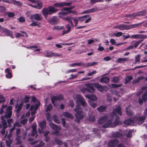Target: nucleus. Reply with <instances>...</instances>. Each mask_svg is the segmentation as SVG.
Instances as JSON below:
<instances>
[{
  "label": "nucleus",
  "mask_w": 147,
  "mask_h": 147,
  "mask_svg": "<svg viewBox=\"0 0 147 147\" xmlns=\"http://www.w3.org/2000/svg\"><path fill=\"white\" fill-rule=\"evenodd\" d=\"M53 52L49 51L47 53L46 56L47 57H53Z\"/></svg>",
  "instance_id": "nucleus-54"
},
{
  "label": "nucleus",
  "mask_w": 147,
  "mask_h": 147,
  "mask_svg": "<svg viewBox=\"0 0 147 147\" xmlns=\"http://www.w3.org/2000/svg\"><path fill=\"white\" fill-rule=\"evenodd\" d=\"M78 76V74H71L70 75V78L69 79H73L76 78Z\"/></svg>",
  "instance_id": "nucleus-53"
},
{
  "label": "nucleus",
  "mask_w": 147,
  "mask_h": 147,
  "mask_svg": "<svg viewBox=\"0 0 147 147\" xmlns=\"http://www.w3.org/2000/svg\"><path fill=\"white\" fill-rule=\"evenodd\" d=\"M54 6L55 7L57 8L62 7H63L62 3V2H61L60 3H56L54 4Z\"/></svg>",
  "instance_id": "nucleus-40"
},
{
  "label": "nucleus",
  "mask_w": 147,
  "mask_h": 147,
  "mask_svg": "<svg viewBox=\"0 0 147 147\" xmlns=\"http://www.w3.org/2000/svg\"><path fill=\"white\" fill-rule=\"evenodd\" d=\"M142 40H139L135 42L134 44V46L135 48H136L138 45L142 41Z\"/></svg>",
  "instance_id": "nucleus-57"
},
{
  "label": "nucleus",
  "mask_w": 147,
  "mask_h": 147,
  "mask_svg": "<svg viewBox=\"0 0 147 147\" xmlns=\"http://www.w3.org/2000/svg\"><path fill=\"white\" fill-rule=\"evenodd\" d=\"M49 125L55 131V133L57 132L60 129V128L59 127L54 123H51Z\"/></svg>",
  "instance_id": "nucleus-14"
},
{
  "label": "nucleus",
  "mask_w": 147,
  "mask_h": 147,
  "mask_svg": "<svg viewBox=\"0 0 147 147\" xmlns=\"http://www.w3.org/2000/svg\"><path fill=\"white\" fill-rule=\"evenodd\" d=\"M118 115L120 116H121L122 115V113L121 111V108L120 107L115 109L111 113L110 118L111 119L112 117H115L116 119L118 120L119 118L118 116H117Z\"/></svg>",
  "instance_id": "nucleus-3"
},
{
  "label": "nucleus",
  "mask_w": 147,
  "mask_h": 147,
  "mask_svg": "<svg viewBox=\"0 0 147 147\" xmlns=\"http://www.w3.org/2000/svg\"><path fill=\"white\" fill-rule=\"evenodd\" d=\"M36 125L35 123H33L32 127V136L34 135L35 134L37 133V132L36 131Z\"/></svg>",
  "instance_id": "nucleus-28"
},
{
  "label": "nucleus",
  "mask_w": 147,
  "mask_h": 147,
  "mask_svg": "<svg viewBox=\"0 0 147 147\" xmlns=\"http://www.w3.org/2000/svg\"><path fill=\"white\" fill-rule=\"evenodd\" d=\"M108 118L107 116H104L100 117L98 120V123L100 124H102L105 123Z\"/></svg>",
  "instance_id": "nucleus-15"
},
{
  "label": "nucleus",
  "mask_w": 147,
  "mask_h": 147,
  "mask_svg": "<svg viewBox=\"0 0 147 147\" xmlns=\"http://www.w3.org/2000/svg\"><path fill=\"white\" fill-rule=\"evenodd\" d=\"M7 14L8 16L9 17H13L15 15L13 13L11 12H7Z\"/></svg>",
  "instance_id": "nucleus-55"
},
{
  "label": "nucleus",
  "mask_w": 147,
  "mask_h": 147,
  "mask_svg": "<svg viewBox=\"0 0 147 147\" xmlns=\"http://www.w3.org/2000/svg\"><path fill=\"white\" fill-rule=\"evenodd\" d=\"M82 65H84V63H74L71 64L69 65V66L71 67H74L76 66H80Z\"/></svg>",
  "instance_id": "nucleus-34"
},
{
  "label": "nucleus",
  "mask_w": 147,
  "mask_h": 147,
  "mask_svg": "<svg viewBox=\"0 0 147 147\" xmlns=\"http://www.w3.org/2000/svg\"><path fill=\"white\" fill-rule=\"evenodd\" d=\"M75 111L76 112L75 117L77 121H79L80 119H82L83 116L82 111L80 110V106L78 105L76 107Z\"/></svg>",
  "instance_id": "nucleus-4"
},
{
  "label": "nucleus",
  "mask_w": 147,
  "mask_h": 147,
  "mask_svg": "<svg viewBox=\"0 0 147 147\" xmlns=\"http://www.w3.org/2000/svg\"><path fill=\"white\" fill-rule=\"evenodd\" d=\"M62 55L61 54H59L53 52V56L54 57H59L61 56Z\"/></svg>",
  "instance_id": "nucleus-64"
},
{
  "label": "nucleus",
  "mask_w": 147,
  "mask_h": 147,
  "mask_svg": "<svg viewBox=\"0 0 147 147\" xmlns=\"http://www.w3.org/2000/svg\"><path fill=\"white\" fill-rule=\"evenodd\" d=\"M74 7H75L74 6H72L69 7H64L62 9V11H65L66 12H67L68 14H69L71 12V9H73Z\"/></svg>",
  "instance_id": "nucleus-21"
},
{
  "label": "nucleus",
  "mask_w": 147,
  "mask_h": 147,
  "mask_svg": "<svg viewBox=\"0 0 147 147\" xmlns=\"http://www.w3.org/2000/svg\"><path fill=\"white\" fill-rule=\"evenodd\" d=\"M106 107L103 106H100L97 108V110L99 112H103L105 111Z\"/></svg>",
  "instance_id": "nucleus-35"
},
{
  "label": "nucleus",
  "mask_w": 147,
  "mask_h": 147,
  "mask_svg": "<svg viewBox=\"0 0 147 147\" xmlns=\"http://www.w3.org/2000/svg\"><path fill=\"white\" fill-rule=\"evenodd\" d=\"M7 106L6 105H3L0 111V114H2L4 112V109H6L7 108Z\"/></svg>",
  "instance_id": "nucleus-46"
},
{
  "label": "nucleus",
  "mask_w": 147,
  "mask_h": 147,
  "mask_svg": "<svg viewBox=\"0 0 147 147\" xmlns=\"http://www.w3.org/2000/svg\"><path fill=\"white\" fill-rule=\"evenodd\" d=\"M123 34V33L121 32H119L116 33L114 34V35L116 37H119L121 36Z\"/></svg>",
  "instance_id": "nucleus-58"
},
{
  "label": "nucleus",
  "mask_w": 147,
  "mask_h": 147,
  "mask_svg": "<svg viewBox=\"0 0 147 147\" xmlns=\"http://www.w3.org/2000/svg\"><path fill=\"white\" fill-rule=\"evenodd\" d=\"M23 105V102H22L19 105H17L16 107V110L17 112L18 113L20 111Z\"/></svg>",
  "instance_id": "nucleus-31"
},
{
  "label": "nucleus",
  "mask_w": 147,
  "mask_h": 147,
  "mask_svg": "<svg viewBox=\"0 0 147 147\" xmlns=\"http://www.w3.org/2000/svg\"><path fill=\"white\" fill-rule=\"evenodd\" d=\"M144 116H142L138 118L135 117L134 118L135 122L139 124L142 123L145 120L146 116L147 115V109L145 110L144 112Z\"/></svg>",
  "instance_id": "nucleus-5"
},
{
  "label": "nucleus",
  "mask_w": 147,
  "mask_h": 147,
  "mask_svg": "<svg viewBox=\"0 0 147 147\" xmlns=\"http://www.w3.org/2000/svg\"><path fill=\"white\" fill-rule=\"evenodd\" d=\"M75 98L76 101L80 102L82 106H86V103L85 100L81 96L79 95H77Z\"/></svg>",
  "instance_id": "nucleus-7"
},
{
  "label": "nucleus",
  "mask_w": 147,
  "mask_h": 147,
  "mask_svg": "<svg viewBox=\"0 0 147 147\" xmlns=\"http://www.w3.org/2000/svg\"><path fill=\"white\" fill-rule=\"evenodd\" d=\"M32 21V22L30 25V26H38V27H40L41 24L40 23L36 21H33V20Z\"/></svg>",
  "instance_id": "nucleus-26"
},
{
  "label": "nucleus",
  "mask_w": 147,
  "mask_h": 147,
  "mask_svg": "<svg viewBox=\"0 0 147 147\" xmlns=\"http://www.w3.org/2000/svg\"><path fill=\"white\" fill-rule=\"evenodd\" d=\"M11 110L12 107L10 106H9L7 108H6V111L4 116L5 118H9L11 117Z\"/></svg>",
  "instance_id": "nucleus-10"
},
{
  "label": "nucleus",
  "mask_w": 147,
  "mask_h": 147,
  "mask_svg": "<svg viewBox=\"0 0 147 147\" xmlns=\"http://www.w3.org/2000/svg\"><path fill=\"white\" fill-rule=\"evenodd\" d=\"M142 24V23H140L137 24H132L131 25L129 26V29H130L133 28H136L137 27L140 26Z\"/></svg>",
  "instance_id": "nucleus-42"
},
{
  "label": "nucleus",
  "mask_w": 147,
  "mask_h": 147,
  "mask_svg": "<svg viewBox=\"0 0 147 147\" xmlns=\"http://www.w3.org/2000/svg\"><path fill=\"white\" fill-rule=\"evenodd\" d=\"M68 14L67 12H59L58 13V14L59 15V16L60 18H62V16H66Z\"/></svg>",
  "instance_id": "nucleus-44"
},
{
  "label": "nucleus",
  "mask_w": 147,
  "mask_h": 147,
  "mask_svg": "<svg viewBox=\"0 0 147 147\" xmlns=\"http://www.w3.org/2000/svg\"><path fill=\"white\" fill-rule=\"evenodd\" d=\"M97 10V9L96 8H94L91 9L83 11L82 13V14H86L88 13L92 12H96Z\"/></svg>",
  "instance_id": "nucleus-19"
},
{
  "label": "nucleus",
  "mask_w": 147,
  "mask_h": 147,
  "mask_svg": "<svg viewBox=\"0 0 147 147\" xmlns=\"http://www.w3.org/2000/svg\"><path fill=\"white\" fill-rule=\"evenodd\" d=\"M86 97L92 101H95L96 100L97 98L94 95H88L86 96Z\"/></svg>",
  "instance_id": "nucleus-23"
},
{
  "label": "nucleus",
  "mask_w": 147,
  "mask_h": 147,
  "mask_svg": "<svg viewBox=\"0 0 147 147\" xmlns=\"http://www.w3.org/2000/svg\"><path fill=\"white\" fill-rule=\"evenodd\" d=\"M71 17L68 16L66 17L63 18L62 19L65 20H66L69 21L71 19Z\"/></svg>",
  "instance_id": "nucleus-63"
},
{
  "label": "nucleus",
  "mask_w": 147,
  "mask_h": 147,
  "mask_svg": "<svg viewBox=\"0 0 147 147\" xmlns=\"http://www.w3.org/2000/svg\"><path fill=\"white\" fill-rule=\"evenodd\" d=\"M76 71V69H73L68 70L66 72L67 73L75 72Z\"/></svg>",
  "instance_id": "nucleus-62"
},
{
  "label": "nucleus",
  "mask_w": 147,
  "mask_h": 147,
  "mask_svg": "<svg viewBox=\"0 0 147 147\" xmlns=\"http://www.w3.org/2000/svg\"><path fill=\"white\" fill-rule=\"evenodd\" d=\"M134 122H135L134 118V120L131 119H128L125 120L124 122L125 124L126 125L133 124Z\"/></svg>",
  "instance_id": "nucleus-22"
},
{
  "label": "nucleus",
  "mask_w": 147,
  "mask_h": 147,
  "mask_svg": "<svg viewBox=\"0 0 147 147\" xmlns=\"http://www.w3.org/2000/svg\"><path fill=\"white\" fill-rule=\"evenodd\" d=\"M93 85V84H86L85 86L86 87H83L81 89V92H84L86 90L90 93H92L94 92V89L92 86Z\"/></svg>",
  "instance_id": "nucleus-2"
},
{
  "label": "nucleus",
  "mask_w": 147,
  "mask_h": 147,
  "mask_svg": "<svg viewBox=\"0 0 147 147\" xmlns=\"http://www.w3.org/2000/svg\"><path fill=\"white\" fill-rule=\"evenodd\" d=\"M140 55H138L135 57L136 62V63L137 62L140 61Z\"/></svg>",
  "instance_id": "nucleus-56"
},
{
  "label": "nucleus",
  "mask_w": 147,
  "mask_h": 147,
  "mask_svg": "<svg viewBox=\"0 0 147 147\" xmlns=\"http://www.w3.org/2000/svg\"><path fill=\"white\" fill-rule=\"evenodd\" d=\"M146 12L145 11H141L137 13L136 14H134L132 15L133 16H142L145 15Z\"/></svg>",
  "instance_id": "nucleus-29"
},
{
  "label": "nucleus",
  "mask_w": 147,
  "mask_h": 147,
  "mask_svg": "<svg viewBox=\"0 0 147 147\" xmlns=\"http://www.w3.org/2000/svg\"><path fill=\"white\" fill-rule=\"evenodd\" d=\"M58 11L57 9H56L52 6L49 7L47 8H45L42 9V13L46 18H47L48 15L51 14L56 12Z\"/></svg>",
  "instance_id": "nucleus-1"
},
{
  "label": "nucleus",
  "mask_w": 147,
  "mask_h": 147,
  "mask_svg": "<svg viewBox=\"0 0 147 147\" xmlns=\"http://www.w3.org/2000/svg\"><path fill=\"white\" fill-rule=\"evenodd\" d=\"M20 129H17L16 133V143L18 144H20L21 142L20 140L21 137L20 136H18V135L20 134Z\"/></svg>",
  "instance_id": "nucleus-13"
},
{
  "label": "nucleus",
  "mask_w": 147,
  "mask_h": 147,
  "mask_svg": "<svg viewBox=\"0 0 147 147\" xmlns=\"http://www.w3.org/2000/svg\"><path fill=\"white\" fill-rule=\"evenodd\" d=\"M45 111L46 112L50 111L53 108L51 104H49L48 105H45Z\"/></svg>",
  "instance_id": "nucleus-39"
},
{
  "label": "nucleus",
  "mask_w": 147,
  "mask_h": 147,
  "mask_svg": "<svg viewBox=\"0 0 147 147\" xmlns=\"http://www.w3.org/2000/svg\"><path fill=\"white\" fill-rule=\"evenodd\" d=\"M93 86L96 88L98 91L102 92L104 91V87L101 85H99L98 83H95L93 84Z\"/></svg>",
  "instance_id": "nucleus-17"
},
{
  "label": "nucleus",
  "mask_w": 147,
  "mask_h": 147,
  "mask_svg": "<svg viewBox=\"0 0 147 147\" xmlns=\"http://www.w3.org/2000/svg\"><path fill=\"white\" fill-rule=\"evenodd\" d=\"M130 38L134 39H140V34H136L132 35Z\"/></svg>",
  "instance_id": "nucleus-41"
},
{
  "label": "nucleus",
  "mask_w": 147,
  "mask_h": 147,
  "mask_svg": "<svg viewBox=\"0 0 147 147\" xmlns=\"http://www.w3.org/2000/svg\"><path fill=\"white\" fill-rule=\"evenodd\" d=\"M97 62H92L87 63L85 64V65H84L85 67H88L96 65L97 64Z\"/></svg>",
  "instance_id": "nucleus-38"
},
{
  "label": "nucleus",
  "mask_w": 147,
  "mask_h": 147,
  "mask_svg": "<svg viewBox=\"0 0 147 147\" xmlns=\"http://www.w3.org/2000/svg\"><path fill=\"white\" fill-rule=\"evenodd\" d=\"M66 27L67 28V30H63L62 32L63 35L65 34H67L71 30V28L69 24H67L66 26Z\"/></svg>",
  "instance_id": "nucleus-20"
},
{
  "label": "nucleus",
  "mask_w": 147,
  "mask_h": 147,
  "mask_svg": "<svg viewBox=\"0 0 147 147\" xmlns=\"http://www.w3.org/2000/svg\"><path fill=\"white\" fill-rule=\"evenodd\" d=\"M132 79V77H127L125 79V83L126 84L130 82V81Z\"/></svg>",
  "instance_id": "nucleus-52"
},
{
  "label": "nucleus",
  "mask_w": 147,
  "mask_h": 147,
  "mask_svg": "<svg viewBox=\"0 0 147 147\" xmlns=\"http://www.w3.org/2000/svg\"><path fill=\"white\" fill-rule=\"evenodd\" d=\"M121 136V134L118 132H116L113 134V136L114 137H119Z\"/></svg>",
  "instance_id": "nucleus-59"
},
{
  "label": "nucleus",
  "mask_w": 147,
  "mask_h": 147,
  "mask_svg": "<svg viewBox=\"0 0 147 147\" xmlns=\"http://www.w3.org/2000/svg\"><path fill=\"white\" fill-rule=\"evenodd\" d=\"M118 123V121H116L115 123L111 122V121L109 120L107 123L105 125H103V127L104 128H107L108 127H113L117 125Z\"/></svg>",
  "instance_id": "nucleus-9"
},
{
  "label": "nucleus",
  "mask_w": 147,
  "mask_h": 147,
  "mask_svg": "<svg viewBox=\"0 0 147 147\" xmlns=\"http://www.w3.org/2000/svg\"><path fill=\"white\" fill-rule=\"evenodd\" d=\"M109 79L107 77H103L100 80V81L102 83H107L109 81Z\"/></svg>",
  "instance_id": "nucleus-27"
},
{
  "label": "nucleus",
  "mask_w": 147,
  "mask_h": 147,
  "mask_svg": "<svg viewBox=\"0 0 147 147\" xmlns=\"http://www.w3.org/2000/svg\"><path fill=\"white\" fill-rule=\"evenodd\" d=\"M119 25L120 30L129 29V26H127L124 24H121Z\"/></svg>",
  "instance_id": "nucleus-32"
},
{
  "label": "nucleus",
  "mask_w": 147,
  "mask_h": 147,
  "mask_svg": "<svg viewBox=\"0 0 147 147\" xmlns=\"http://www.w3.org/2000/svg\"><path fill=\"white\" fill-rule=\"evenodd\" d=\"M62 5H63V6H68L71 3V2L69 3H67V2H62Z\"/></svg>",
  "instance_id": "nucleus-61"
},
{
  "label": "nucleus",
  "mask_w": 147,
  "mask_h": 147,
  "mask_svg": "<svg viewBox=\"0 0 147 147\" xmlns=\"http://www.w3.org/2000/svg\"><path fill=\"white\" fill-rule=\"evenodd\" d=\"M118 143V141L116 140H111L109 142L108 145L109 146L113 147L115 146Z\"/></svg>",
  "instance_id": "nucleus-18"
},
{
  "label": "nucleus",
  "mask_w": 147,
  "mask_h": 147,
  "mask_svg": "<svg viewBox=\"0 0 147 147\" xmlns=\"http://www.w3.org/2000/svg\"><path fill=\"white\" fill-rule=\"evenodd\" d=\"M5 142L6 143L7 146L9 147L10 144L12 142V140L9 139V138H8L6 140Z\"/></svg>",
  "instance_id": "nucleus-43"
},
{
  "label": "nucleus",
  "mask_w": 147,
  "mask_h": 147,
  "mask_svg": "<svg viewBox=\"0 0 147 147\" xmlns=\"http://www.w3.org/2000/svg\"><path fill=\"white\" fill-rule=\"evenodd\" d=\"M37 4L36 5V8L40 9L42 7V3L40 1H37L36 2Z\"/></svg>",
  "instance_id": "nucleus-37"
},
{
  "label": "nucleus",
  "mask_w": 147,
  "mask_h": 147,
  "mask_svg": "<svg viewBox=\"0 0 147 147\" xmlns=\"http://www.w3.org/2000/svg\"><path fill=\"white\" fill-rule=\"evenodd\" d=\"M88 16V15H85L82 16L78 17L77 18L78 20L82 22L87 18Z\"/></svg>",
  "instance_id": "nucleus-36"
},
{
  "label": "nucleus",
  "mask_w": 147,
  "mask_h": 147,
  "mask_svg": "<svg viewBox=\"0 0 147 147\" xmlns=\"http://www.w3.org/2000/svg\"><path fill=\"white\" fill-rule=\"evenodd\" d=\"M24 35L20 33H17L16 35V37L17 38H18L19 37H23Z\"/></svg>",
  "instance_id": "nucleus-60"
},
{
  "label": "nucleus",
  "mask_w": 147,
  "mask_h": 147,
  "mask_svg": "<svg viewBox=\"0 0 147 147\" xmlns=\"http://www.w3.org/2000/svg\"><path fill=\"white\" fill-rule=\"evenodd\" d=\"M64 29V27L63 26H55L53 27V30H59L62 29Z\"/></svg>",
  "instance_id": "nucleus-45"
},
{
  "label": "nucleus",
  "mask_w": 147,
  "mask_h": 147,
  "mask_svg": "<svg viewBox=\"0 0 147 147\" xmlns=\"http://www.w3.org/2000/svg\"><path fill=\"white\" fill-rule=\"evenodd\" d=\"M126 112L127 114L129 115H131L133 114L132 112L129 110L128 108H127L126 109Z\"/></svg>",
  "instance_id": "nucleus-50"
},
{
  "label": "nucleus",
  "mask_w": 147,
  "mask_h": 147,
  "mask_svg": "<svg viewBox=\"0 0 147 147\" xmlns=\"http://www.w3.org/2000/svg\"><path fill=\"white\" fill-rule=\"evenodd\" d=\"M73 21L75 23V26L76 27L78 24V18H72Z\"/></svg>",
  "instance_id": "nucleus-47"
},
{
  "label": "nucleus",
  "mask_w": 147,
  "mask_h": 147,
  "mask_svg": "<svg viewBox=\"0 0 147 147\" xmlns=\"http://www.w3.org/2000/svg\"><path fill=\"white\" fill-rule=\"evenodd\" d=\"M7 127V123L5 121H3L2 124H0V128L5 130Z\"/></svg>",
  "instance_id": "nucleus-24"
},
{
  "label": "nucleus",
  "mask_w": 147,
  "mask_h": 147,
  "mask_svg": "<svg viewBox=\"0 0 147 147\" xmlns=\"http://www.w3.org/2000/svg\"><path fill=\"white\" fill-rule=\"evenodd\" d=\"M11 3L13 4L14 5H16L17 6H21L22 5V3L19 1H17L16 0H11Z\"/></svg>",
  "instance_id": "nucleus-25"
},
{
  "label": "nucleus",
  "mask_w": 147,
  "mask_h": 147,
  "mask_svg": "<svg viewBox=\"0 0 147 147\" xmlns=\"http://www.w3.org/2000/svg\"><path fill=\"white\" fill-rule=\"evenodd\" d=\"M30 19L32 21L35 20L36 21H40L42 19V17L41 16V14H35L31 15L30 16Z\"/></svg>",
  "instance_id": "nucleus-6"
},
{
  "label": "nucleus",
  "mask_w": 147,
  "mask_h": 147,
  "mask_svg": "<svg viewBox=\"0 0 147 147\" xmlns=\"http://www.w3.org/2000/svg\"><path fill=\"white\" fill-rule=\"evenodd\" d=\"M128 60V59L127 58H120L118 59L117 61L118 63H121L127 61Z\"/></svg>",
  "instance_id": "nucleus-30"
},
{
  "label": "nucleus",
  "mask_w": 147,
  "mask_h": 147,
  "mask_svg": "<svg viewBox=\"0 0 147 147\" xmlns=\"http://www.w3.org/2000/svg\"><path fill=\"white\" fill-rule=\"evenodd\" d=\"M89 103L90 106H92L93 108H94L97 106L96 103H94L91 101H89Z\"/></svg>",
  "instance_id": "nucleus-49"
},
{
  "label": "nucleus",
  "mask_w": 147,
  "mask_h": 147,
  "mask_svg": "<svg viewBox=\"0 0 147 147\" xmlns=\"http://www.w3.org/2000/svg\"><path fill=\"white\" fill-rule=\"evenodd\" d=\"M40 105V102L38 101H37V103L34 106L33 105H32L30 109L32 111H34L32 112L31 113V115L32 116L33 115H34L36 112V111L38 109L39 105Z\"/></svg>",
  "instance_id": "nucleus-11"
},
{
  "label": "nucleus",
  "mask_w": 147,
  "mask_h": 147,
  "mask_svg": "<svg viewBox=\"0 0 147 147\" xmlns=\"http://www.w3.org/2000/svg\"><path fill=\"white\" fill-rule=\"evenodd\" d=\"M131 131H126L125 132V135L128 137H131Z\"/></svg>",
  "instance_id": "nucleus-51"
},
{
  "label": "nucleus",
  "mask_w": 147,
  "mask_h": 147,
  "mask_svg": "<svg viewBox=\"0 0 147 147\" xmlns=\"http://www.w3.org/2000/svg\"><path fill=\"white\" fill-rule=\"evenodd\" d=\"M63 115L65 117L71 119H72L73 118V116L71 114L67 112L63 113Z\"/></svg>",
  "instance_id": "nucleus-33"
},
{
  "label": "nucleus",
  "mask_w": 147,
  "mask_h": 147,
  "mask_svg": "<svg viewBox=\"0 0 147 147\" xmlns=\"http://www.w3.org/2000/svg\"><path fill=\"white\" fill-rule=\"evenodd\" d=\"M63 96L62 95H60L59 96H53L51 98V100L54 106H56L55 102L57 100H62L63 99Z\"/></svg>",
  "instance_id": "nucleus-12"
},
{
  "label": "nucleus",
  "mask_w": 147,
  "mask_h": 147,
  "mask_svg": "<svg viewBox=\"0 0 147 147\" xmlns=\"http://www.w3.org/2000/svg\"><path fill=\"white\" fill-rule=\"evenodd\" d=\"M3 32H5L6 35L8 36H11V37L12 35V33L10 31L8 30L7 29V30Z\"/></svg>",
  "instance_id": "nucleus-48"
},
{
  "label": "nucleus",
  "mask_w": 147,
  "mask_h": 147,
  "mask_svg": "<svg viewBox=\"0 0 147 147\" xmlns=\"http://www.w3.org/2000/svg\"><path fill=\"white\" fill-rule=\"evenodd\" d=\"M58 20L56 17H53L49 21V22L51 24L55 25L57 23Z\"/></svg>",
  "instance_id": "nucleus-16"
},
{
  "label": "nucleus",
  "mask_w": 147,
  "mask_h": 147,
  "mask_svg": "<svg viewBox=\"0 0 147 147\" xmlns=\"http://www.w3.org/2000/svg\"><path fill=\"white\" fill-rule=\"evenodd\" d=\"M39 128L38 129L39 133L41 134L44 133L43 129L46 127V124L45 121H43L40 122L39 124Z\"/></svg>",
  "instance_id": "nucleus-8"
}]
</instances>
